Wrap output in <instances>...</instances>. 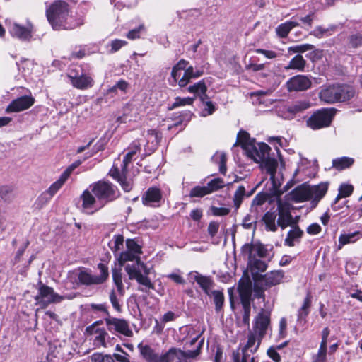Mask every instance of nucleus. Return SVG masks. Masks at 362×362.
<instances>
[{"mask_svg":"<svg viewBox=\"0 0 362 362\" xmlns=\"http://www.w3.org/2000/svg\"><path fill=\"white\" fill-rule=\"evenodd\" d=\"M276 214L275 212L267 211L262 217L265 224V228L268 231L276 232L277 230V223H276Z\"/></svg>","mask_w":362,"mask_h":362,"instance_id":"40","label":"nucleus"},{"mask_svg":"<svg viewBox=\"0 0 362 362\" xmlns=\"http://www.w3.org/2000/svg\"><path fill=\"white\" fill-rule=\"evenodd\" d=\"M104 320L109 332L119 333L127 337L133 336V332L129 327V322L125 319L109 316V317H105Z\"/></svg>","mask_w":362,"mask_h":362,"instance_id":"11","label":"nucleus"},{"mask_svg":"<svg viewBox=\"0 0 362 362\" xmlns=\"http://www.w3.org/2000/svg\"><path fill=\"white\" fill-rule=\"evenodd\" d=\"M354 160H332V166L338 170H343L352 165Z\"/></svg>","mask_w":362,"mask_h":362,"instance_id":"58","label":"nucleus"},{"mask_svg":"<svg viewBox=\"0 0 362 362\" xmlns=\"http://www.w3.org/2000/svg\"><path fill=\"white\" fill-rule=\"evenodd\" d=\"M187 90L189 93H192L194 94L199 95L200 93H204V95L206 96V92L207 90V87L204 80H201L199 82L194 83L192 86H190L187 88Z\"/></svg>","mask_w":362,"mask_h":362,"instance_id":"51","label":"nucleus"},{"mask_svg":"<svg viewBox=\"0 0 362 362\" xmlns=\"http://www.w3.org/2000/svg\"><path fill=\"white\" fill-rule=\"evenodd\" d=\"M306 64V61L300 54L296 55L286 66V69H296L298 71H303Z\"/></svg>","mask_w":362,"mask_h":362,"instance_id":"42","label":"nucleus"},{"mask_svg":"<svg viewBox=\"0 0 362 362\" xmlns=\"http://www.w3.org/2000/svg\"><path fill=\"white\" fill-rule=\"evenodd\" d=\"M74 168L69 167L68 168L64 173L60 175L59 179L54 182L51 186L48 188L47 190L44 192L39 199L45 203L49 202L52 197L61 189V187L64 185L65 182L67 180L69 177L70 176Z\"/></svg>","mask_w":362,"mask_h":362,"instance_id":"14","label":"nucleus"},{"mask_svg":"<svg viewBox=\"0 0 362 362\" xmlns=\"http://www.w3.org/2000/svg\"><path fill=\"white\" fill-rule=\"evenodd\" d=\"M259 163L260 168L270 175V180L273 187L276 189L281 185L280 182L276 178V170L279 166L278 160H254Z\"/></svg>","mask_w":362,"mask_h":362,"instance_id":"19","label":"nucleus"},{"mask_svg":"<svg viewBox=\"0 0 362 362\" xmlns=\"http://www.w3.org/2000/svg\"><path fill=\"white\" fill-rule=\"evenodd\" d=\"M319 98L329 104L337 103V84L322 89L319 93Z\"/></svg>","mask_w":362,"mask_h":362,"instance_id":"30","label":"nucleus"},{"mask_svg":"<svg viewBox=\"0 0 362 362\" xmlns=\"http://www.w3.org/2000/svg\"><path fill=\"white\" fill-rule=\"evenodd\" d=\"M349 45L354 47L357 48L362 46V34L356 33L353 34L349 37Z\"/></svg>","mask_w":362,"mask_h":362,"instance_id":"64","label":"nucleus"},{"mask_svg":"<svg viewBox=\"0 0 362 362\" xmlns=\"http://www.w3.org/2000/svg\"><path fill=\"white\" fill-rule=\"evenodd\" d=\"M362 237V233L355 231L349 233H342L339 237L338 250H341L344 245L352 244L358 241Z\"/></svg>","mask_w":362,"mask_h":362,"instance_id":"34","label":"nucleus"},{"mask_svg":"<svg viewBox=\"0 0 362 362\" xmlns=\"http://www.w3.org/2000/svg\"><path fill=\"white\" fill-rule=\"evenodd\" d=\"M287 199L296 203L310 200L308 185L303 184L296 187L287 194Z\"/></svg>","mask_w":362,"mask_h":362,"instance_id":"26","label":"nucleus"},{"mask_svg":"<svg viewBox=\"0 0 362 362\" xmlns=\"http://www.w3.org/2000/svg\"><path fill=\"white\" fill-rule=\"evenodd\" d=\"M258 214L251 213L247 214L243 219L242 226L245 229L255 228Z\"/></svg>","mask_w":362,"mask_h":362,"instance_id":"49","label":"nucleus"},{"mask_svg":"<svg viewBox=\"0 0 362 362\" xmlns=\"http://www.w3.org/2000/svg\"><path fill=\"white\" fill-rule=\"evenodd\" d=\"M83 24V20L81 18H76L68 13L60 27V30H72Z\"/></svg>","mask_w":362,"mask_h":362,"instance_id":"38","label":"nucleus"},{"mask_svg":"<svg viewBox=\"0 0 362 362\" xmlns=\"http://www.w3.org/2000/svg\"><path fill=\"white\" fill-rule=\"evenodd\" d=\"M47 362H64V353L62 347L56 346H49V351L47 354Z\"/></svg>","mask_w":362,"mask_h":362,"instance_id":"37","label":"nucleus"},{"mask_svg":"<svg viewBox=\"0 0 362 362\" xmlns=\"http://www.w3.org/2000/svg\"><path fill=\"white\" fill-rule=\"evenodd\" d=\"M241 255L250 260L256 258H266L269 256V250L266 246L259 242L245 243L241 247Z\"/></svg>","mask_w":362,"mask_h":362,"instance_id":"12","label":"nucleus"},{"mask_svg":"<svg viewBox=\"0 0 362 362\" xmlns=\"http://www.w3.org/2000/svg\"><path fill=\"white\" fill-rule=\"evenodd\" d=\"M162 199V192L159 188L156 187L148 189L142 196V203L147 206H159L161 204Z\"/></svg>","mask_w":362,"mask_h":362,"instance_id":"20","label":"nucleus"},{"mask_svg":"<svg viewBox=\"0 0 362 362\" xmlns=\"http://www.w3.org/2000/svg\"><path fill=\"white\" fill-rule=\"evenodd\" d=\"M124 237L122 235H114L108 243L109 247L117 259L119 254L123 252L122 250L124 247Z\"/></svg>","mask_w":362,"mask_h":362,"instance_id":"36","label":"nucleus"},{"mask_svg":"<svg viewBox=\"0 0 362 362\" xmlns=\"http://www.w3.org/2000/svg\"><path fill=\"white\" fill-rule=\"evenodd\" d=\"M267 195L264 193H258L252 199L251 204V213L259 214V208L261 207L267 200Z\"/></svg>","mask_w":362,"mask_h":362,"instance_id":"41","label":"nucleus"},{"mask_svg":"<svg viewBox=\"0 0 362 362\" xmlns=\"http://www.w3.org/2000/svg\"><path fill=\"white\" fill-rule=\"evenodd\" d=\"M94 139H90L86 145L78 146L75 150L77 154L86 151V158L94 156L98 152L105 149L107 144L105 137H101L93 146Z\"/></svg>","mask_w":362,"mask_h":362,"instance_id":"18","label":"nucleus"},{"mask_svg":"<svg viewBox=\"0 0 362 362\" xmlns=\"http://www.w3.org/2000/svg\"><path fill=\"white\" fill-rule=\"evenodd\" d=\"M284 277V272L282 270H274L267 272L260 279L262 285L267 288L279 284Z\"/></svg>","mask_w":362,"mask_h":362,"instance_id":"27","label":"nucleus"},{"mask_svg":"<svg viewBox=\"0 0 362 362\" xmlns=\"http://www.w3.org/2000/svg\"><path fill=\"white\" fill-rule=\"evenodd\" d=\"M291 206L288 202H284L281 200L277 202V211L279 218L277 225L282 230L293 224V217L291 214Z\"/></svg>","mask_w":362,"mask_h":362,"instance_id":"16","label":"nucleus"},{"mask_svg":"<svg viewBox=\"0 0 362 362\" xmlns=\"http://www.w3.org/2000/svg\"><path fill=\"white\" fill-rule=\"evenodd\" d=\"M35 103L32 95H23L13 100L5 110L6 113L19 112L29 109Z\"/></svg>","mask_w":362,"mask_h":362,"instance_id":"17","label":"nucleus"},{"mask_svg":"<svg viewBox=\"0 0 362 362\" xmlns=\"http://www.w3.org/2000/svg\"><path fill=\"white\" fill-rule=\"evenodd\" d=\"M37 304L45 308L49 304L59 303L64 297L55 293L52 287L40 283L37 295L35 297Z\"/></svg>","mask_w":362,"mask_h":362,"instance_id":"9","label":"nucleus"},{"mask_svg":"<svg viewBox=\"0 0 362 362\" xmlns=\"http://www.w3.org/2000/svg\"><path fill=\"white\" fill-rule=\"evenodd\" d=\"M140 150L141 144L139 141H134L125 150L127 153L124 156V158H132L133 156H136V153L139 152Z\"/></svg>","mask_w":362,"mask_h":362,"instance_id":"56","label":"nucleus"},{"mask_svg":"<svg viewBox=\"0 0 362 362\" xmlns=\"http://www.w3.org/2000/svg\"><path fill=\"white\" fill-rule=\"evenodd\" d=\"M90 188L97 199L104 203V206L115 200L120 195L117 187L109 181L99 180L90 185Z\"/></svg>","mask_w":362,"mask_h":362,"instance_id":"4","label":"nucleus"},{"mask_svg":"<svg viewBox=\"0 0 362 362\" xmlns=\"http://www.w3.org/2000/svg\"><path fill=\"white\" fill-rule=\"evenodd\" d=\"M311 305V296L308 294L305 298L304 299L303 304L301 308L298 310V321L302 322L303 321H305V318L309 313V308Z\"/></svg>","mask_w":362,"mask_h":362,"instance_id":"43","label":"nucleus"},{"mask_svg":"<svg viewBox=\"0 0 362 362\" xmlns=\"http://www.w3.org/2000/svg\"><path fill=\"white\" fill-rule=\"evenodd\" d=\"M354 191V187L349 184H341L339 187V193L337 196L338 199H343L351 195Z\"/></svg>","mask_w":362,"mask_h":362,"instance_id":"57","label":"nucleus"},{"mask_svg":"<svg viewBox=\"0 0 362 362\" xmlns=\"http://www.w3.org/2000/svg\"><path fill=\"white\" fill-rule=\"evenodd\" d=\"M337 102H344L354 96L355 90L353 86L347 84H337Z\"/></svg>","mask_w":362,"mask_h":362,"instance_id":"31","label":"nucleus"},{"mask_svg":"<svg viewBox=\"0 0 362 362\" xmlns=\"http://www.w3.org/2000/svg\"><path fill=\"white\" fill-rule=\"evenodd\" d=\"M240 298L242 306L250 305L251 303V288L249 286L241 288L239 290Z\"/></svg>","mask_w":362,"mask_h":362,"instance_id":"50","label":"nucleus"},{"mask_svg":"<svg viewBox=\"0 0 362 362\" xmlns=\"http://www.w3.org/2000/svg\"><path fill=\"white\" fill-rule=\"evenodd\" d=\"M180 331L183 332L185 333L186 332L187 334V335H190V337H192L189 341L187 340V339H182V341H185V346H187L188 345H189V346L194 345L197 342V341L200 337V334H196V335L194 337H192V334H195V330L191 326L183 327L181 328Z\"/></svg>","mask_w":362,"mask_h":362,"instance_id":"47","label":"nucleus"},{"mask_svg":"<svg viewBox=\"0 0 362 362\" xmlns=\"http://www.w3.org/2000/svg\"><path fill=\"white\" fill-rule=\"evenodd\" d=\"M189 277L190 281H196L206 295H211L210 291L213 287L214 282L210 277L203 276L197 272H190Z\"/></svg>","mask_w":362,"mask_h":362,"instance_id":"25","label":"nucleus"},{"mask_svg":"<svg viewBox=\"0 0 362 362\" xmlns=\"http://www.w3.org/2000/svg\"><path fill=\"white\" fill-rule=\"evenodd\" d=\"M248 267L251 270H256L257 272H264L267 268V264L262 260L258 259L257 258L250 260L247 262Z\"/></svg>","mask_w":362,"mask_h":362,"instance_id":"54","label":"nucleus"},{"mask_svg":"<svg viewBox=\"0 0 362 362\" xmlns=\"http://www.w3.org/2000/svg\"><path fill=\"white\" fill-rule=\"evenodd\" d=\"M311 107V103L308 100H299L293 102L292 104L285 107L286 112L284 115L285 119H291L297 114L303 112Z\"/></svg>","mask_w":362,"mask_h":362,"instance_id":"22","label":"nucleus"},{"mask_svg":"<svg viewBox=\"0 0 362 362\" xmlns=\"http://www.w3.org/2000/svg\"><path fill=\"white\" fill-rule=\"evenodd\" d=\"M131 160H115L109 175L121 185L123 190L129 192L132 189V182L126 177L127 167Z\"/></svg>","mask_w":362,"mask_h":362,"instance_id":"7","label":"nucleus"},{"mask_svg":"<svg viewBox=\"0 0 362 362\" xmlns=\"http://www.w3.org/2000/svg\"><path fill=\"white\" fill-rule=\"evenodd\" d=\"M126 246L127 250H129L131 252L136 254L137 256H139L141 253V246L138 245L134 240L128 239L126 241Z\"/></svg>","mask_w":362,"mask_h":362,"instance_id":"62","label":"nucleus"},{"mask_svg":"<svg viewBox=\"0 0 362 362\" xmlns=\"http://www.w3.org/2000/svg\"><path fill=\"white\" fill-rule=\"evenodd\" d=\"M213 296L214 303L215 304L216 310L220 311L224 303V296L221 291H214L211 292Z\"/></svg>","mask_w":362,"mask_h":362,"instance_id":"55","label":"nucleus"},{"mask_svg":"<svg viewBox=\"0 0 362 362\" xmlns=\"http://www.w3.org/2000/svg\"><path fill=\"white\" fill-rule=\"evenodd\" d=\"M0 197L6 202H11L14 197L13 187L7 185L1 186Z\"/></svg>","mask_w":362,"mask_h":362,"instance_id":"48","label":"nucleus"},{"mask_svg":"<svg viewBox=\"0 0 362 362\" xmlns=\"http://www.w3.org/2000/svg\"><path fill=\"white\" fill-rule=\"evenodd\" d=\"M184 71V74L179 81V86L180 88L185 87L194 78V67L188 65L186 66Z\"/></svg>","mask_w":362,"mask_h":362,"instance_id":"46","label":"nucleus"},{"mask_svg":"<svg viewBox=\"0 0 362 362\" xmlns=\"http://www.w3.org/2000/svg\"><path fill=\"white\" fill-rule=\"evenodd\" d=\"M226 185L224 180L221 178L216 177L211 180L206 186L209 194L215 192Z\"/></svg>","mask_w":362,"mask_h":362,"instance_id":"44","label":"nucleus"},{"mask_svg":"<svg viewBox=\"0 0 362 362\" xmlns=\"http://www.w3.org/2000/svg\"><path fill=\"white\" fill-rule=\"evenodd\" d=\"M293 18L294 17H293L291 21L281 23L276 28V33L279 37H286L293 28L299 25L298 22L293 21Z\"/></svg>","mask_w":362,"mask_h":362,"instance_id":"35","label":"nucleus"},{"mask_svg":"<svg viewBox=\"0 0 362 362\" xmlns=\"http://www.w3.org/2000/svg\"><path fill=\"white\" fill-rule=\"evenodd\" d=\"M71 83L76 88L86 90L93 86L94 80L90 75L81 73L79 76H71Z\"/></svg>","mask_w":362,"mask_h":362,"instance_id":"28","label":"nucleus"},{"mask_svg":"<svg viewBox=\"0 0 362 362\" xmlns=\"http://www.w3.org/2000/svg\"><path fill=\"white\" fill-rule=\"evenodd\" d=\"M208 194L206 186L197 185L191 189L189 195L190 197H203Z\"/></svg>","mask_w":362,"mask_h":362,"instance_id":"60","label":"nucleus"},{"mask_svg":"<svg viewBox=\"0 0 362 362\" xmlns=\"http://www.w3.org/2000/svg\"><path fill=\"white\" fill-rule=\"evenodd\" d=\"M119 262L122 264L125 262H134L125 266V272L130 280H136L142 287L139 290L146 292L148 290L154 289V285L148 277L150 269L140 260L139 256L126 250L121 252L118 258Z\"/></svg>","mask_w":362,"mask_h":362,"instance_id":"3","label":"nucleus"},{"mask_svg":"<svg viewBox=\"0 0 362 362\" xmlns=\"http://www.w3.org/2000/svg\"><path fill=\"white\" fill-rule=\"evenodd\" d=\"M9 32L14 37L22 41H29L32 38L33 26L30 24L23 26L14 23L11 25Z\"/></svg>","mask_w":362,"mask_h":362,"instance_id":"23","label":"nucleus"},{"mask_svg":"<svg viewBox=\"0 0 362 362\" xmlns=\"http://www.w3.org/2000/svg\"><path fill=\"white\" fill-rule=\"evenodd\" d=\"M98 269L100 271L98 275L93 274L89 269H81L78 274V282L84 286L99 285L105 283L109 277L108 267L103 263H99Z\"/></svg>","mask_w":362,"mask_h":362,"instance_id":"6","label":"nucleus"},{"mask_svg":"<svg viewBox=\"0 0 362 362\" xmlns=\"http://www.w3.org/2000/svg\"><path fill=\"white\" fill-rule=\"evenodd\" d=\"M245 195V188L243 186H239L233 196V204L236 209L240 206Z\"/></svg>","mask_w":362,"mask_h":362,"instance_id":"52","label":"nucleus"},{"mask_svg":"<svg viewBox=\"0 0 362 362\" xmlns=\"http://www.w3.org/2000/svg\"><path fill=\"white\" fill-rule=\"evenodd\" d=\"M314 46L310 44H303L290 47L288 48L289 53H303L307 51L311 50Z\"/></svg>","mask_w":362,"mask_h":362,"instance_id":"59","label":"nucleus"},{"mask_svg":"<svg viewBox=\"0 0 362 362\" xmlns=\"http://www.w3.org/2000/svg\"><path fill=\"white\" fill-rule=\"evenodd\" d=\"M82 202L81 210L83 213L92 215L104 206V203L100 202L95 194L88 189L84 190L80 196Z\"/></svg>","mask_w":362,"mask_h":362,"instance_id":"10","label":"nucleus"},{"mask_svg":"<svg viewBox=\"0 0 362 362\" xmlns=\"http://www.w3.org/2000/svg\"><path fill=\"white\" fill-rule=\"evenodd\" d=\"M262 339V338H260L258 334L251 332L248 335L247 343L243 346H240V349L252 355L258 349Z\"/></svg>","mask_w":362,"mask_h":362,"instance_id":"29","label":"nucleus"},{"mask_svg":"<svg viewBox=\"0 0 362 362\" xmlns=\"http://www.w3.org/2000/svg\"><path fill=\"white\" fill-rule=\"evenodd\" d=\"M204 339L200 340L193 350H182L175 346L159 354L149 345L140 343L138 345L141 356L146 362H192L201 354Z\"/></svg>","mask_w":362,"mask_h":362,"instance_id":"1","label":"nucleus"},{"mask_svg":"<svg viewBox=\"0 0 362 362\" xmlns=\"http://www.w3.org/2000/svg\"><path fill=\"white\" fill-rule=\"evenodd\" d=\"M267 141L274 145V150L276 152L277 158H282L279 146H282V138L279 136H270L267 139Z\"/></svg>","mask_w":362,"mask_h":362,"instance_id":"61","label":"nucleus"},{"mask_svg":"<svg viewBox=\"0 0 362 362\" xmlns=\"http://www.w3.org/2000/svg\"><path fill=\"white\" fill-rule=\"evenodd\" d=\"M194 98L190 97L180 98L177 97L175 99V102L172 104L170 109H174L180 106H184L186 105H192L193 103Z\"/></svg>","mask_w":362,"mask_h":362,"instance_id":"63","label":"nucleus"},{"mask_svg":"<svg viewBox=\"0 0 362 362\" xmlns=\"http://www.w3.org/2000/svg\"><path fill=\"white\" fill-rule=\"evenodd\" d=\"M329 187V182H321L316 185H308L309 191V199L312 202H315V204L324 197L326 194Z\"/></svg>","mask_w":362,"mask_h":362,"instance_id":"24","label":"nucleus"},{"mask_svg":"<svg viewBox=\"0 0 362 362\" xmlns=\"http://www.w3.org/2000/svg\"><path fill=\"white\" fill-rule=\"evenodd\" d=\"M112 279L119 294L122 296L124 293V287L122 283V274L120 269H112Z\"/></svg>","mask_w":362,"mask_h":362,"instance_id":"45","label":"nucleus"},{"mask_svg":"<svg viewBox=\"0 0 362 362\" xmlns=\"http://www.w3.org/2000/svg\"><path fill=\"white\" fill-rule=\"evenodd\" d=\"M86 332L93 336V345L96 348H107L112 345V340L113 337H110L105 328H100L93 325L86 327Z\"/></svg>","mask_w":362,"mask_h":362,"instance_id":"13","label":"nucleus"},{"mask_svg":"<svg viewBox=\"0 0 362 362\" xmlns=\"http://www.w3.org/2000/svg\"><path fill=\"white\" fill-rule=\"evenodd\" d=\"M310 79L303 75H297L291 78L286 83L289 91H303L310 88Z\"/></svg>","mask_w":362,"mask_h":362,"instance_id":"21","label":"nucleus"},{"mask_svg":"<svg viewBox=\"0 0 362 362\" xmlns=\"http://www.w3.org/2000/svg\"><path fill=\"white\" fill-rule=\"evenodd\" d=\"M336 113L334 108H322L314 112L307 120V125L313 129L329 127Z\"/></svg>","mask_w":362,"mask_h":362,"instance_id":"8","label":"nucleus"},{"mask_svg":"<svg viewBox=\"0 0 362 362\" xmlns=\"http://www.w3.org/2000/svg\"><path fill=\"white\" fill-rule=\"evenodd\" d=\"M242 151L243 155L248 158H276L274 153H270V146L264 142L256 141L255 138H252L250 134L240 129L237 134L235 143L231 148L233 156L239 157V150Z\"/></svg>","mask_w":362,"mask_h":362,"instance_id":"2","label":"nucleus"},{"mask_svg":"<svg viewBox=\"0 0 362 362\" xmlns=\"http://www.w3.org/2000/svg\"><path fill=\"white\" fill-rule=\"evenodd\" d=\"M303 235V231L298 226H294L288 232L287 236L284 240V245L293 247L295 245V243H299Z\"/></svg>","mask_w":362,"mask_h":362,"instance_id":"33","label":"nucleus"},{"mask_svg":"<svg viewBox=\"0 0 362 362\" xmlns=\"http://www.w3.org/2000/svg\"><path fill=\"white\" fill-rule=\"evenodd\" d=\"M270 316L271 313L269 310L261 309L255 318L254 332L258 334L260 338H263L265 336L270 326Z\"/></svg>","mask_w":362,"mask_h":362,"instance_id":"15","label":"nucleus"},{"mask_svg":"<svg viewBox=\"0 0 362 362\" xmlns=\"http://www.w3.org/2000/svg\"><path fill=\"white\" fill-rule=\"evenodd\" d=\"M255 358L250 353L240 349V345L238 349L232 352V362H254Z\"/></svg>","mask_w":362,"mask_h":362,"instance_id":"39","label":"nucleus"},{"mask_svg":"<svg viewBox=\"0 0 362 362\" xmlns=\"http://www.w3.org/2000/svg\"><path fill=\"white\" fill-rule=\"evenodd\" d=\"M90 362H115L113 356L110 354H103L101 353H94L89 357Z\"/></svg>","mask_w":362,"mask_h":362,"instance_id":"53","label":"nucleus"},{"mask_svg":"<svg viewBox=\"0 0 362 362\" xmlns=\"http://www.w3.org/2000/svg\"><path fill=\"white\" fill-rule=\"evenodd\" d=\"M188 64L189 62L182 59L173 66L170 74L172 80L170 81V83L172 86H175L177 83L179 85V81L181 78V73L185 69Z\"/></svg>","mask_w":362,"mask_h":362,"instance_id":"32","label":"nucleus"},{"mask_svg":"<svg viewBox=\"0 0 362 362\" xmlns=\"http://www.w3.org/2000/svg\"><path fill=\"white\" fill-rule=\"evenodd\" d=\"M68 4L62 0L54 1L46 9L47 20L54 30H60V27L68 14Z\"/></svg>","mask_w":362,"mask_h":362,"instance_id":"5","label":"nucleus"}]
</instances>
